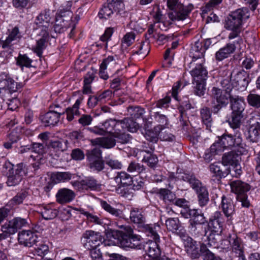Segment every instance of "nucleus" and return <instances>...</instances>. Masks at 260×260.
<instances>
[{
	"label": "nucleus",
	"mask_w": 260,
	"mask_h": 260,
	"mask_svg": "<svg viewBox=\"0 0 260 260\" xmlns=\"http://www.w3.org/2000/svg\"><path fill=\"white\" fill-rule=\"evenodd\" d=\"M223 90L213 87L211 90L212 111L214 114L217 113L222 108L225 107L233 97L231 91L234 87L233 83L229 78L222 80L220 82Z\"/></svg>",
	"instance_id": "nucleus-1"
},
{
	"label": "nucleus",
	"mask_w": 260,
	"mask_h": 260,
	"mask_svg": "<svg viewBox=\"0 0 260 260\" xmlns=\"http://www.w3.org/2000/svg\"><path fill=\"white\" fill-rule=\"evenodd\" d=\"M123 231H116L113 234L117 239L120 246L123 248H130L140 249L142 248L140 236L134 233L133 229L128 225H121Z\"/></svg>",
	"instance_id": "nucleus-2"
},
{
	"label": "nucleus",
	"mask_w": 260,
	"mask_h": 260,
	"mask_svg": "<svg viewBox=\"0 0 260 260\" xmlns=\"http://www.w3.org/2000/svg\"><path fill=\"white\" fill-rule=\"evenodd\" d=\"M178 178L188 182L192 188L196 190L200 206L203 207L208 203L209 193L206 187L202 186L201 182L194 175L188 173H182L179 174Z\"/></svg>",
	"instance_id": "nucleus-3"
},
{
	"label": "nucleus",
	"mask_w": 260,
	"mask_h": 260,
	"mask_svg": "<svg viewBox=\"0 0 260 260\" xmlns=\"http://www.w3.org/2000/svg\"><path fill=\"white\" fill-rule=\"evenodd\" d=\"M250 16L249 11L247 8H242L231 12L225 19L224 28L226 29L241 28L244 21Z\"/></svg>",
	"instance_id": "nucleus-4"
},
{
	"label": "nucleus",
	"mask_w": 260,
	"mask_h": 260,
	"mask_svg": "<svg viewBox=\"0 0 260 260\" xmlns=\"http://www.w3.org/2000/svg\"><path fill=\"white\" fill-rule=\"evenodd\" d=\"M145 228L148 236L152 237L154 241L149 240L144 245L143 248L150 257H151L153 260H155L159 258L161 252L158 246L159 237L155 230V227L147 225Z\"/></svg>",
	"instance_id": "nucleus-5"
},
{
	"label": "nucleus",
	"mask_w": 260,
	"mask_h": 260,
	"mask_svg": "<svg viewBox=\"0 0 260 260\" xmlns=\"http://www.w3.org/2000/svg\"><path fill=\"white\" fill-rule=\"evenodd\" d=\"M123 7V3L121 0H107V3L100 9L98 16L100 19L110 18L112 15L118 14Z\"/></svg>",
	"instance_id": "nucleus-6"
},
{
	"label": "nucleus",
	"mask_w": 260,
	"mask_h": 260,
	"mask_svg": "<svg viewBox=\"0 0 260 260\" xmlns=\"http://www.w3.org/2000/svg\"><path fill=\"white\" fill-rule=\"evenodd\" d=\"M27 173L26 165L20 163L9 171L7 184L9 186H14L19 184L23 177Z\"/></svg>",
	"instance_id": "nucleus-7"
},
{
	"label": "nucleus",
	"mask_w": 260,
	"mask_h": 260,
	"mask_svg": "<svg viewBox=\"0 0 260 260\" xmlns=\"http://www.w3.org/2000/svg\"><path fill=\"white\" fill-rule=\"evenodd\" d=\"M229 243L231 246V256L233 258H238V260H245L244 254V244L242 239L237 235L230 236Z\"/></svg>",
	"instance_id": "nucleus-8"
},
{
	"label": "nucleus",
	"mask_w": 260,
	"mask_h": 260,
	"mask_svg": "<svg viewBox=\"0 0 260 260\" xmlns=\"http://www.w3.org/2000/svg\"><path fill=\"white\" fill-rule=\"evenodd\" d=\"M103 237L98 232L87 231L83 235L82 241L85 249L91 250L95 249L100 245Z\"/></svg>",
	"instance_id": "nucleus-9"
},
{
	"label": "nucleus",
	"mask_w": 260,
	"mask_h": 260,
	"mask_svg": "<svg viewBox=\"0 0 260 260\" xmlns=\"http://www.w3.org/2000/svg\"><path fill=\"white\" fill-rule=\"evenodd\" d=\"M37 235L31 230H22L18 234V241L20 245L31 247L38 242Z\"/></svg>",
	"instance_id": "nucleus-10"
},
{
	"label": "nucleus",
	"mask_w": 260,
	"mask_h": 260,
	"mask_svg": "<svg viewBox=\"0 0 260 260\" xmlns=\"http://www.w3.org/2000/svg\"><path fill=\"white\" fill-rule=\"evenodd\" d=\"M0 89L6 94H11L17 91V83L8 75L0 74Z\"/></svg>",
	"instance_id": "nucleus-11"
},
{
	"label": "nucleus",
	"mask_w": 260,
	"mask_h": 260,
	"mask_svg": "<svg viewBox=\"0 0 260 260\" xmlns=\"http://www.w3.org/2000/svg\"><path fill=\"white\" fill-rule=\"evenodd\" d=\"M183 217L185 218H190L189 224L205 225L207 223L204 214L197 209H190L187 211L184 210L183 212Z\"/></svg>",
	"instance_id": "nucleus-12"
},
{
	"label": "nucleus",
	"mask_w": 260,
	"mask_h": 260,
	"mask_svg": "<svg viewBox=\"0 0 260 260\" xmlns=\"http://www.w3.org/2000/svg\"><path fill=\"white\" fill-rule=\"evenodd\" d=\"M114 179L118 185L121 186H129L133 185V189L134 190L140 189L142 186V182L140 181L136 184L134 182L132 176L125 172H121L117 174V175L115 177Z\"/></svg>",
	"instance_id": "nucleus-13"
},
{
	"label": "nucleus",
	"mask_w": 260,
	"mask_h": 260,
	"mask_svg": "<svg viewBox=\"0 0 260 260\" xmlns=\"http://www.w3.org/2000/svg\"><path fill=\"white\" fill-rule=\"evenodd\" d=\"M184 245L187 253L192 259L199 258L201 252V245L200 248L197 242L190 237H187L184 240Z\"/></svg>",
	"instance_id": "nucleus-14"
},
{
	"label": "nucleus",
	"mask_w": 260,
	"mask_h": 260,
	"mask_svg": "<svg viewBox=\"0 0 260 260\" xmlns=\"http://www.w3.org/2000/svg\"><path fill=\"white\" fill-rule=\"evenodd\" d=\"M190 11L191 9L189 8L179 5L176 9L168 13V16L172 21L184 20L188 17Z\"/></svg>",
	"instance_id": "nucleus-15"
},
{
	"label": "nucleus",
	"mask_w": 260,
	"mask_h": 260,
	"mask_svg": "<svg viewBox=\"0 0 260 260\" xmlns=\"http://www.w3.org/2000/svg\"><path fill=\"white\" fill-rule=\"evenodd\" d=\"M64 112L50 111L40 117L41 120L45 126H54L59 121L60 116Z\"/></svg>",
	"instance_id": "nucleus-16"
},
{
	"label": "nucleus",
	"mask_w": 260,
	"mask_h": 260,
	"mask_svg": "<svg viewBox=\"0 0 260 260\" xmlns=\"http://www.w3.org/2000/svg\"><path fill=\"white\" fill-rule=\"evenodd\" d=\"M223 219L222 214L220 212H215L214 215L210 218L209 222L207 225V230L210 229L211 232L214 233L221 232L222 231Z\"/></svg>",
	"instance_id": "nucleus-17"
},
{
	"label": "nucleus",
	"mask_w": 260,
	"mask_h": 260,
	"mask_svg": "<svg viewBox=\"0 0 260 260\" xmlns=\"http://www.w3.org/2000/svg\"><path fill=\"white\" fill-rule=\"evenodd\" d=\"M21 38V33L18 27L15 26L9 32L5 40H1V46L3 48L11 47L15 42L18 41Z\"/></svg>",
	"instance_id": "nucleus-18"
},
{
	"label": "nucleus",
	"mask_w": 260,
	"mask_h": 260,
	"mask_svg": "<svg viewBox=\"0 0 260 260\" xmlns=\"http://www.w3.org/2000/svg\"><path fill=\"white\" fill-rule=\"evenodd\" d=\"M190 74L194 82H201L206 80L208 72L203 63L200 62L190 71Z\"/></svg>",
	"instance_id": "nucleus-19"
},
{
	"label": "nucleus",
	"mask_w": 260,
	"mask_h": 260,
	"mask_svg": "<svg viewBox=\"0 0 260 260\" xmlns=\"http://www.w3.org/2000/svg\"><path fill=\"white\" fill-rule=\"evenodd\" d=\"M75 197V194L73 190L65 188L59 189L56 194V201L61 204L70 203Z\"/></svg>",
	"instance_id": "nucleus-20"
},
{
	"label": "nucleus",
	"mask_w": 260,
	"mask_h": 260,
	"mask_svg": "<svg viewBox=\"0 0 260 260\" xmlns=\"http://www.w3.org/2000/svg\"><path fill=\"white\" fill-rule=\"evenodd\" d=\"M78 186L83 189L98 190L100 189L101 184L93 177H88L79 182Z\"/></svg>",
	"instance_id": "nucleus-21"
},
{
	"label": "nucleus",
	"mask_w": 260,
	"mask_h": 260,
	"mask_svg": "<svg viewBox=\"0 0 260 260\" xmlns=\"http://www.w3.org/2000/svg\"><path fill=\"white\" fill-rule=\"evenodd\" d=\"M230 104L232 113L243 115L245 103L243 97L234 95L231 97Z\"/></svg>",
	"instance_id": "nucleus-22"
},
{
	"label": "nucleus",
	"mask_w": 260,
	"mask_h": 260,
	"mask_svg": "<svg viewBox=\"0 0 260 260\" xmlns=\"http://www.w3.org/2000/svg\"><path fill=\"white\" fill-rule=\"evenodd\" d=\"M222 164L214 162L209 166V170L213 176L221 178L225 177L231 172L230 168H223Z\"/></svg>",
	"instance_id": "nucleus-23"
},
{
	"label": "nucleus",
	"mask_w": 260,
	"mask_h": 260,
	"mask_svg": "<svg viewBox=\"0 0 260 260\" xmlns=\"http://www.w3.org/2000/svg\"><path fill=\"white\" fill-rule=\"evenodd\" d=\"M236 49L234 44L228 43L223 48H220L215 53V59L218 61H221L228 58L231 54L233 53Z\"/></svg>",
	"instance_id": "nucleus-24"
},
{
	"label": "nucleus",
	"mask_w": 260,
	"mask_h": 260,
	"mask_svg": "<svg viewBox=\"0 0 260 260\" xmlns=\"http://www.w3.org/2000/svg\"><path fill=\"white\" fill-rule=\"evenodd\" d=\"M230 185L232 191L237 196L246 194V192L250 189L249 185L241 180L232 181L230 183Z\"/></svg>",
	"instance_id": "nucleus-25"
},
{
	"label": "nucleus",
	"mask_w": 260,
	"mask_h": 260,
	"mask_svg": "<svg viewBox=\"0 0 260 260\" xmlns=\"http://www.w3.org/2000/svg\"><path fill=\"white\" fill-rule=\"evenodd\" d=\"M9 228L10 231L14 234L18 229H20L28 224V221L25 218L21 217H15L13 219L9 221L8 223H6Z\"/></svg>",
	"instance_id": "nucleus-26"
},
{
	"label": "nucleus",
	"mask_w": 260,
	"mask_h": 260,
	"mask_svg": "<svg viewBox=\"0 0 260 260\" xmlns=\"http://www.w3.org/2000/svg\"><path fill=\"white\" fill-rule=\"evenodd\" d=\"M234 80L239 89L244 90L249 82L248 74L244 71L239 72L235 75Z\"/></svg>",
	"instance_id": "nucleus-27"
},
{
	"label": "nucleus",
	"mask_w": 260,
	"mask_h": 260,
	"mask_svg": "<svg viewBox=\"0 0 260 260\" xmlns=\"http://www.w3.org/2000/svg\"><path fill=\"white\" fill-rule=\"evenodd\" d=\"M130 219L133 223L140 225H142L146 221L142 210L136 208H133L131 209Z\"/></svg>",
	"instance_id": "nucleus-28"
},
{
	"label": "nucleus",
	"mask_w": 260,
	"mask_h": 260,
	"mask_svg": "<svg viewBox=\"0 0 260 260\" xmlns=\"http://www.w3.org/2000/svg\"><path fill=\"white\" fill-rule=\"evenodd\" d=\"M221 206L222 211L226 217H229L234 213L235 207L233 202L231 198L223 196Z\"/></svg>",
	"instance_id": "nucleus-29"
},
{
	"label": "nucleus",
	"mask_w": 260,
	"mask_h": 260,
	"mask_svg": "<svg viewBox=\"0 0 260 260\" xmlns=\"http://www.w3.org/2000/svg\"><path fill=\"white\" fill-rule=\"evenodd\" d=\"M207 48L203 47V45L200 42H196L191 47L190 54L192 56V61H194L197 59H201L204 56V53Z\"/></svg>",
	"instance_id": "nucleus-30"
},
{
	"label": "nucleus",
	"mask_w": 260,
	"mask_h": 260,
	"mask_svg": "<svg viewBox=\"0 0 260 260\" xmlns=\"http://www.w3.org/2000/svg\"><path fill=\"white\" fill-rule=\"evenodd\" d=\"M220 143L225 148H231L233 147L240 146L241 144L236 142V140L234 138L232 134L224 133L219 137Z\"/></svg>",
	"instance_id": "nucleus-31"
},
{
	"label": "nucleus",
	"mask_w": 260,
	"mask_h": 260,
	"mask_svg": "<svg viewBox=\"0 0 260 260\" xmlns=\"http://www.w3.org/2000/svg\"><path fill=\"white\" fill-rule=\"evenodd\" d=\"M240 156L235 151H232L223 154L222 164L223 166L230 165L231 167L239 162Z\"/></svg>",
	"instance_id": "nucleus-32"
},
{
	"label": "nucleus",
	"mask_w": 260,
	"mask_h": 260,
	"mask_svg": "<svg viewBox=\"0 0 260 260\" xmlns=\"http://www.w3.org/2000/svg\"><path fill=\"white\" fill-rule=\"evenodd\" d=\"M96 144L105 148H111L113 147L116 144V140L114 136L99 138L94 139L92 141Z\"/></svg>",
	"instance_id": "nucleus-33"
},
{
	"label": "nucleus",
	"mask_w": 260,
	"mask_h": 260,
	"mask_svg": "<svg viewBox=\"0 0 260 260\" xmlns=\"http://www.w3.org/2000/svg\"><path fill=\"white\" fill-rule=\"evenodd\" d=\"M84 99L83 95L78 99L72 108H69L66 109L67 118L69 121H72L74 119V116H79L80 112L79 111V106Z\"/></svg>",
	"instance_id": "nucleus-34"
},
{
	"label": "nucleus",
	"mask_w": 260,
	"mask_h": 260,
	"mask_svg": "<svg viewBox=\"0 0 260 260\" xmlns=\"http://www.w3.org/2000/svg\"><path fill=\"white\" fill-rule=\"evenodd\" d=\"M72 174L69 172H54L51 175V180L55 184L66 182L71 180Z\"/></svg>",
	"instance_id": "nucleus-35"
},
{
	"label": "nucleus",
	"mask_w": 260,
	"mask_h": 260,
	"mask_svg": "<svg viewBox=\"0 0 260 260\" xmlns=\"http://www.w3.org/2000/svg\"><path fill=\"white\" fill-rule=\"evenodd\" d=\"M67 3L68 6L66 9L64 10V8L60 9L56 17H61L63 20V22H65L67 25H70L72 22L73 13L70 10L71 3L70 2H67Z\"/></svg>",
	"instance_id": "nucleus-36"
},
{
	"label": "nucleus",
	"mask_w": 260,
	"mask_h": 260,
	"mask_svg": "<svg viewBox=\"0 0 260 260\" xmlns=\"http://www.w3.org/2000/svg\"><path fill=\"white\" fill-rule=\"evenodd\" d=\"M139 153L143 156L142 161L147 163L149 167L154 168L157 164L158 159L155 155L144 150L140 151Z\"/></svg>",
	"instance_id": "nucleus-37"
},
{
	"label": "nucleus",
	"mask_w": 260,
	"mask_h": 260,
	"mask_svg": "<svg viewBox=\"0 0 260 260\" xmlns=\"http://www.w3.org/2000/svg\"><path fill=\"white\" fill-rule=\"evenodd\" d=\"M200 114L203 122L206 125L207 129L210 131L212 118L210 109L206 107H203L201 109Z\"/></svg>",
	"instance_id": "nucleus-38"
},
{
	"label": "nucleus",
	"mask_w": 260,
	"mask_h": 260,
	"mask_svg": "<svg viewBox=\"0 0 260 260\" xmlns=\"http://www.w3.org/2000/svg\"><path fill=\"white\" fill-rule=\"evenodd\" d=\"M161 129V126H156L153 129L146 131L144 136L148 141L152 143H156L158 140V136Z\"/></svg>",
	"instance_id": "nucleus-39"
},
{
	"label": "nucleus",
	"mask_w": 260,
	"mask_h": 260,
	"mask_svg": "<svg viewBox=\"0 0 260 260\" xmlns=\"http://www.w3.org/2000/svg\"><path fill=\"white\" fill-rule=\"evenodd\" d=\"M27 196L28 192L26 190L19 192L9 201L8 205L10 207H13L21 204Z\"/></svg>",
	"instance_id": "nucleus-40"
},
{
	"label": "nucleus",
	"mask_w": 260,
	"mask_h": 260,
	"mask_svg": "<svg viewBox=\"0 0 260 260\" xmlns=\"http://www.w3.org/2000/svg\"><path fill=\"white\" fill-rule=\"evenodd\" d=\"M159 194L160 198L167 204H173L176 198L174 192L166 188L160 189L159 190Z\"/></svg>",
	"instance_id": "nucleus-41"
},
{
	"label": "nucleus",
	"mask_w": 260,
	"mask_h": 260,
	"mask_svg": "<svg viewBox=\"0 0 260 260\" xmlns=\"http://www.w3.org/2000/svg\"><path fill=\"white\" fill-rule=\"evenodd\" d=\"M51 17L48 13L45 12L39 15L36 19L35 23L39 27H43L45 28L49 26Z\"/></svg>",
	"instance_id": "nucleus-42"
},
{
	"label": "nucleus",
	"mask_w": 260,
	"mask_h": 260,
	"mask_svg": "<svg viewBox=\"0 0 260 260\" xmlns=\"http://www.w3.org/2000/svg\"><path fill=\"white\" fill-rule=\"evenodd\" d=\"M188 228L192 235L196 237L206 236L208 233L207 227L204 225L189 224Z\"/></svg>",
	"instance_id": "nucleus-43"
},
{
	"label": "nucleus",
	"mask_w": 260,
	"mask_h": 260,
	"mask_svg": "<svg viewBox=\"0 0 260 260\" xmlns=\"http://www.w3.org/2000/svg\"><path fill=\"white\" fill-rule=\"evenodd\" d=\"M114 58L112 56H109L107 58L105 59L100 66L99 71V75L101 78L107 80L108 78V75L106 72V70L108 66L110 65V63H115L114 62Z\"/></svg>",
	"instance_id": "nucleus-44"
},
{
	"label": "nucleus",
	"mask_w": 260,
	"mask_h": 260,
	"mask_svg": "<svg viewBox=\"0 0 260 260\" xmlns=\"http://www.w3.org/2000/svg\"><path fill=\"white\" fill-rule=\"evenodd\" d=\"M164 217L166 220V225L167 229L171 231L172 232H176L179 226V221L178 218H168L167 219H166L167 218L165 214L161 215V220H162V218Z\"/></svg>",
	"instance_id": "nucleus-45"
},
{
	"label": "nucleus",
	"mask_w": 260,
	"mask_h": 260,
	"mask_svg": "<svg viewBox=\"0 0 260 260\" xmlns=\"http://www.w3.org/2000/svg\"><path fill=\"white\" fill-rule=\"evenodd\" d=\"M30 157L35 161L32 163H31V164L27 168L26 167V169L27 171V173L28 172H32L34 174H36L37 171L41 168V165H43V161L44 159L41 156L34 157L32 155H30Z\"/></svg>",
	"instance_id": "nucleus-46"
},
{
	"label": "nucleus",
	"mask_w": 260,
	"mask_h": 260,
	"mask_svg": "<svg viewBox=\"0 0 260 260\" xmlns=\"http://www.w3.org/2000/svg\"><path fill=\"white\" fill-rule=\"evenodd\" d=\"M101 207L107 212L116 217L120 218L122 217V211L120 209L112 207L106 201L101 200L100 201Z\"/></svg>",
	"instance_id": "nucleus-47"
},
{
	"label": "nucleus",
	"mask_w": 260,
	"mask_h": 260,
	"mask_svg": "<svg viewBox=\"0 0 260 260\" xmlns=\"http://www.w3.org/2000/svg\"><path fill=\"white\" fill-rule=\"evenodd\" d=\"M70 25L63 22V20L61 17H56L55 23L53 26L54 33L56 34L63 33L69 28Z\"/></svg>",
	"instance_id": "nucleus-48"
},
{
	"label": "nucleus",
	"mask_w": 260,
	"mask_h": 260,
	"mask_svg": "<svg viewBox=\"0 0 260 260\" xmlns=\"http://www.w3.org/2000/svg\"><path fill=\"white\" fill-rule=\"evenodd\" d=\"M41 215L45 220H50L55 218L58 214V211L49 206L44 207L41 211Z\"/></svg>",
	"instance_id": "nucleus-49"
},
{
	"label": "nucleus",
	"mask_w": 260,
	"mask_h": 260,
	"mask_svg": "<svg viewBox=\"0 0 260 260\" xmlns=\"http://www.w3.org/2000/svg\"><path fill=\"white\" fill-rule=\"evenodd\" d=\"M145 170L146 168L144 165L135 161L130 162L127 168L128 172L134 174L142 173Z\"/></svg>",
	"instance_id": "nucleus-50"
},
{
	"label": "nucleus",
	"mask_w": 260,
	"mask_h": 260,
	"mask_svg": "<svg viewBox=\"0 0 260 260\" xmlns=\"http://www.w3.org/2000/svg\"><path fill=\"white\" fill-rule=\"evenodd\" d=\"M79 211L81 214L85 215L87 219L91 222L94 223L99 225H103L104 224L103 220L100 219L99 217L96 215H93L88 212L85 211L83 209H79Z\"/></svg>",
	"instance_id": "nucleus-51"
},
{
	"label": "nucleus",
	"mask_w": 260,
	"mask_h": 260,
	"mask_svg": "<svg viewBox=\"0 0 260 260\" xmlns=\"http://www.w3.org/2000/svg\"><path fill=\"white\" fill-rule=\"evenodd\" d=\"M243 117V115L232 113L231 119L228 121L230 127L236 128L240 127L241 125V119Z\"/></svg>",
	"instance_id": "nucleus-52"
},
{
	"label": "nucleus",
	"mask_w": 260,
	"mask_h": 260,
	"mask_svg": "<svg viewBox=\"0 0 260 260\" xmlns=\"http://www.w3.org/2000/svg\"><path fill=\"white\" fill-rule=\"evenodd\" d=\"M201 252L206 260H221L219 257L216 256L207 247L205 244H201Z\"/></svg>",
	"instance_id": "nucleus-53"
},
{
	"label": "nucleus",
	"mask_w": 260,
	"mask_h": 260,
	"mask_svg": "<svg viewBox=\"0 0 260 260\" xmlns=\"http://www.w3.org/2000/svg\"><path fill=\"white\" fill-rule=\"evenodd\" d=\"M46 39L43 36L37 41L36 46L33 48L34 51L40 57L42 55L43 50L46 48Z\"/></svg>",
	"instance_id": "nucleus-54"
},
{
	"label": "nucleus",
	"mask_w": 260,
	"mask_h": 260,
	"mask_svg": "<svg viewBox=\"0 0 260 260\" xmlns=\"http://www.w3.org/2000/svg\"><path fill=\"white\" fill-rule=\"evenodd\" d=\"M259 131L249 126L246 138L250 142L256 143L259 138Z\"/></svg>",
	"instance_id": "nucleus-55"
},
{
	"label": "nucleus",
	"mask_w": 260,
	"mask_h": 260,
	"mask_svg": "<svg viewBox=\"0 0 260 260\" xmlns=\"http://www.w3.org/2000/svg\"><path fill=\"white\" fill-rule=\"evenodd\" d=\"M248 103L251 106L258 108H260V95L250 93L247 98Z\"/></svg>",
	"instance_id": "nucleus-56"
},
{
	"label": "nucleus",
	"mask_w": 260,
	"mask_h": 260,
	"mask_svg": "<svg viewBox=\"0 0 260 260\" xmlns=\"http://www.w3.org/2000/svg\"><path fill=\"white\" fill-rule=\"evenodd\" d=\"M125 129L134 133L137 131L139 126V124L130 118H125L124 119Z\"/></svg>",
	"instance_id": "nucleus-57"
},
{
	"label": "nucleus",
	"mask_w": 260,
	"mask_h": 260,
	"mask_svg": "<svg viewBox=\"0 0 260 260\" xmlns=\"http://www.w3.org/2000/svg\"><path fill=\"white\" fill-rule=\"evenodd\" d=\"M173 204L181 207L182 208L180 214L183 216V212L185 210L188 212V210H190L191 209L189 208L188 205V202L187 201L184 199H177L176 198L175 201H174Z\"/></svg>",
	"instance_id": "nucleus-58"
},
{
	"label": "nucleus",
	"mask_w": 260,
	"mask_h": 260,
	"mask_svg": "<svg viewBox=\"0 0 260 260\" xmlns=\"http://www.w3.org/2000/svg\"><path fill=\"white\" fill-rule=\"evenodd\" d=\"M86 155L89 161L102 159L101 151L99 148H96L91 150H88Z\"/></svg>",
	"instance_id": "nucleus-59"
},
{
	"label": "nucleus",
	"mask_w": 260,
	"mask_h": 260,
	"mask_svg": "<svg viewBox=\"0 0 260 260\" xmlns=\"http://www.w3.org/2000/svg\"><path fill=\"white\" fill-rule=\"evenodd\" d=\"M215 233L214 232H210L209 235L206 236L208 240V243L207 244H205L207 247L208 246L209 247L213 246L216 248L218 246V238H219V236L218 234L215 235Z\"/></svg>",
	"instance_id": "nucleus-60"
},
{
	"label": "nucleus",
	"mask_w": 260,
	"mask_h": 260,
	"mask_svg": "<svg viewBox=\"0 0 260 260\" xmlns=\"http://www.w3.org/2000/svg\"><path fill=\"white\" fill-rule=\"evenodd\" d=\"M89 167L93 171L100 172L105 168L104 161L102 159L90 161Z\"/></svg>",
	"instance_id": "nucleus-61"
},
{
	"label": "nucleus",
	"mask_w": 260,
	"mask_h": 260,
	"mask_svg": "<svg viewBox=\"0 0 260 260\" xmlns=\"http://www.w3.org/2000/svg\"><path fill=\"white\" fill-rule=\"evenodd\" d=\"M159 138L164 141L173 142L175 140V137L170 133L169 129H165V128L160 130Z\"/></svg>",
	"instance_id": "nucleus-62"
},
{
	"label": "nucleus",
	"mask_w": 260,
	"mask_h": 260,
	"mask_svg": "<svg viewBox=\"0 0 260 260\" xmlns=\"http://www.w3.org/2000/svg\"><path fill=\"white\" fill-rule=\"evenodd\" d=\"M31 62L32 60L25 54L19 55L17 59V64L21 67H29L31 66Z\"/></svg>",
	"instance_id": "nucleus-63"
},
{
	"label": "nucleus",
	"mask_w": 260,
	"mask_h": 260,
	"mask_svg": "<svg viewBox=\"0 0 260 260\" xmlns=\"http://www.w3.org/2000/svg\"><path fill=\"white\" fill-rule=\"evenodd\" d=\"M250 126L260 131V114H256L249 119Z\"/></svg>",
	"instance_id": "nucleus-64"
}]
</instances>
